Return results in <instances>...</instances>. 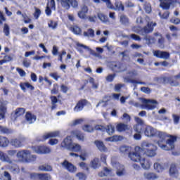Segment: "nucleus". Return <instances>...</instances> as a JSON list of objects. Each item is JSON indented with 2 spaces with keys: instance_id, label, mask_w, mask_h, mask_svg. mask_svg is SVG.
<instances>
[{
  "instance_id": "obj_1",
  "label": "nucleus",
  "mask_w": 180,
  "mask_h": 180,
  "mask_svg": "<svg viewBox=\"0 0 180 180\" xmlns=\"http://www.w3.org/2000/svg\"><path fill=\"white\" fill-rule=\"evenodd\" d=\"M143 146L146 147V149L136 146L135 147L136 152L129 153V157L131 161L140 162L142 159L141 155H146L147 157H155L157 155V150H158L157 146L148 142L143 143Z\"/></svg>"
},
{
  "instance_id": "obj_2",
  "label": "nucleus",
  "mask_w": 180,
  "mask_h": 180,
  "mask_svg": "<svg viewBox=\"0 0 180 180\" xmlns=\"http://www.w3.org/2000/svg\"><path fill=\"white\" fill-rule=\"evenodd\" d=\"M156 136L160 139V140L157 141V144L162 150L172 151V150L175 149V143H176V140H178L176 136L159 131H157Z\"/></svg>"
},
{
  "instance_id": "obj_3",
  "label": "nucleus",
  "mask_w": 180,
  "mask_h": 180,
  "mask_svg": "<svg viewBox=\"0 0 180 180\" xmlns=\"http://www.w3.org/2000/svg\"><path fill=\"white\" fill-rule=\"evenodd\" d=\"M17 158L22 162H32L36 161V155H32L30 150H22L17 153Z\"/></svg>"
},
{
  "instance_id": "obj_4",
  "label": "nucleus",
  "mask_w": 180,
  "mask_h": 180,
  "mask_svg": "<svg viewBox=\"0 0 180 180\" xmlns=\"http://www.w3.org/2000/svg\"><path fill=\"white\" fill-rule=\"evenodd\" d=\"M60 5L62 8L68 11L70 8H78V1L77 0H60Z\"/></svg>"
},
{
  "instance_id": "obj_5",
  "label": "nucleus",
  "mask_w": 180,
  "mask_h": 180,
  "mask_svg": "<svg viewBox=\"0 0 180 180\" xmlns=\"http://www.w3.org/2000/svg\"><path fill=\"white\" fill-rule=\"evenodd\" d=\"M88 105H89V101L85 98H82L77 102L73 110L76 113H78V112H82L84 108H86V106H88Z\"/></svg>"
},
{
  "instance_id": "obj_6",
  "label": "nucleus",
  "mask_w": 180,
  "mask_h": 180,
  "mask_svg": "<svg viewBox=\"0 0 180 180\" xmlns=\"http://www.w3.org/2000/svg\"><path fill=\"white\" fill-rule=\"evenodd\" d=\"M174 78V80L172 78V77H163V82L164 84H167V82L172 86H178V85H179V82L178 81V79H180V73L175 75Z\"/></svg>"
},
{
  "instance_id": "obj_7",
  "label": "nucleus",
  "mask_w": 180,
  "mask_h": 180,
  "mask_svg": "<svg viewBox=\"0 0 180 180\" xmlns=\"http://www.w3.org/2000/svg\"><path fill=\"white\" fill-rule=\"evenodd\" d=\"M31 179L51 180V175L49 173H30Z\"/></svg>"
},
{
  "instance_id": "obj_8",
  "label": "nucleus",
  "mask_w": 180,
  "mask_h": 180,
  "mask_svg": "<svg viewBox=\"0 0 180 180\" xmlns=\"http://www.w3.org/2000/svg\"><path fill=\"white\" fill-rule=\"evenodd\" d=\"M58 136H60L59 131L49 132L37 138V141L40 143V141H46V140H48V139H53L54 137H58Z\"/></svg>"
},
{
  "instance_id": "obj_9",
  "label": "nucleus",
  "mask_w": 180,
  "mask_h": 180,
  "mask_svg": "<svg viewBox=\"0 0 180 180\" xmlns=\"http://www.w3.org/2000/svg\"><path fill=\"white\" fill-rule=\"evenodd\" d=\"M61 165L63 168H65V169H67V171H68V172H70L71 174L77 172V167L67 160H65L61 163Z\"/></svg>"
},
{
  "instance_id": "obj_10",
  "label": "nucleus",
  "mask_w": 180,
  "mask_h": 180,
  "mask_svg": "<svg viewBox=\"0 0 180 180\" xmlns=\"http://www.w3.org/2000/svg\"><path fill=\"white\" fill-rule=\"evenodd\" d=\"M153 56L157 58H162L163 60H169V57H171L169 52L160 50L154 51Z\"/></svg>"
},
{
  "instance_id": "obj_11",
  "label": "nucleus",
  "mask_w": 180,
  "mask_h": 180,
  "mask_svg": "<svg viewBox=\"0 0 180 180\" xmlns=\"http://www.w3.org/2000/svg\"><path fill=\"white\" fill-rule=\"evenodd\" d=\"M10 144L15 148H20L25 146V139L23 138H14L11 139Z\"/></svg>"
},
{
  "instance_id": "obj_12",
  "label": "nucleus",
  "mask_w": 180,
  "mask_h": 180,
  "mask_svg": "<svg viewBox=\"0 0 180 180\" xmlns=\"http://www.w3.org/2000/svg\"><path fill=\"white\" fill-rule=\"evenodd\" d=\"M33 150L37 153V154H49L51 153V149H50L49 146H34Z\"/></svg>"
},
{
  "instance_id": "obj_13",
  "label": "nucleus",
  "mask_w": 180,
  "mask_h": 180,
  "mask_svg": "<svg viewBox=\"0 0 180 180\" xmlns=\"http://www.w3.org/2000/svg\"><path fill=\"white\" fill-rule=\"evenodd\" d=\"M143 133L146 137H155L157 136V129L151 126H146L143 129Z\"/></svg>"
},
{
  "instance_id": "obj_14",
  "label": "nucleus",
  "mask_w": 180,
  "mask_h": 180,
  "mask_svg": "<svg viewBox=\"0 0 180 180\" xmlns=\"http://www.w3.org/2000/svg\"><path fill=\"white\" fill-rule=\"evenodd\" d=\"M71 134L73 137H76V139L79 140V141H85V134L78 129L72 131Z\"/></svg>"
},
{
  "instance_id": "obj_15",
  "label": "nucleus",
  "mask_w": 180,
  "mask_h": 180,
  "mask_svg": "<svg viewBox=\"0 0 180 180\" xmlns=\"http://www.w3.org/2000/svg\"><path fill=\"white\" fill-rule=\"evenodd\" d=\"M148 102L150 103H157V101L155 100H147L146 98H143V103H145L143 105H142L143 108H146V109H148V110H154V108H156L155 105L148 104Z\"/></svg>"
},
{
  "instance_id": "obj_16",
  "label": "nucleus",
  "mask_w": 180,
  "mask_h": 180,
  "mask_svg": "<svg viewBox=\"0 0 180 180\" xmlns=\"http://www.w3.org/2000/svg\"><path fill=\"white\" fill-rule=\"evenodd\" d=\"M157 26V22H148L147 25L143 27L142 30L146 34H148V33H151L153 30H154V27Z\"/></svg>"
},
{
  "instance_id": "obj_17",
  "label": "nucleus",
  "mask_w": 180,
  "mask_h": 180,
  "mask_svg": "<svg viewBox=\"0 0 180 180\" xmlns=\"http://www.w3.org/2000/svg\"><path fill=\"white\" fill-rule=\"evenodd\" d=\"M94 144L96 147H97L98 150H99V151H101V153H106V151H108V148H106V146H105L103 141L96 140L94 141Z\"/></svg>"
},
{
  "instance_id": "obj_18",
  "label": "nucleus",
  "mask_w": 180,
  "mask_h": 180,
  "mask_svg": "<svg viewBox=\"0 0 180 180\" xmlns=\"http://www.w3.org/2000/svg\"><path fill=\"white\" fill-rule=\"evenodd\" d=\"M160 2V6L162 9L168 10L171 7V5L174 4L173 0H159Z\"/></svg>"
},
{
  "instance_id": "obj_19",
  "label": "nucleus",
  "mask_w": 180,
  "mask_h": 180,
  "mask_svg": "<svg viewBox=\"0 0 180 180\" xmlns=\"http://www.w3.org/2000/svg\"><path fill=\"white\" fill-rule=\"evenodd\" d=\"M72 139H71V136H67L61 143V147H63L64 148H67L68 150L72 144Z\"/></svg>"
},
{
  "instance_id": "obj_20",
  "label": "nucleus",
  "mask_w": 180,
  "mask_h": 180,
  "mask_svg": "<svg viewBox=\"0 0 180 180\" xmlns=\"http://www.w3.org/2000/svg\"><path fill=\"white\" fill-rule=\"evenodd\" d=\"M37 117L35 115L32 114L30 112H27L25 114V120L29 123V124H32V123H34Z\"/></svg>"
},
{
  "instance_id": "obj_21",
  "label": "nucleus",
  "mask_w": 180,
  "mask_h": 180,
  "mask_svg": "<svg viewBox=\"0 0 180 180\" xmlns=\"http://www.w3.org/2000/svg\"><path fill=\"white\" fill-rule=\"evenodd\" d=\"M61 98V95H58L57 96H51L50 99L51 102V110H54L57 108V103L58 102V98Z\"/></svg>"
},
{
  "instance_id": "obj_22",
  "label": "nucleus",
  "mask_w": 180,
  "mask_h": 180,
  "mask_svg": "<svg viewBox=\"0 0 180 180\" xmlns=\"http://www.w3.org/2000/svg\"><path fill=\"white\" fill-rule=\"evenodd\" d=\"M139 162L143 169H150L151 167V162L150 160L143 158L141 159V161Z\"/></svg>"
},
{
  "instance_id": "obj_23",
  "label": "nucleus",
  "mask_w": 180,
  "mask_h": 180,
  "mask_svg": "<svg viewBox=\"0 0 180 180\" xmlns=\"http://www.w3.org/2000/svg\"><path fill=\"white\" fill-rule=\"evenodd\" d=\"M26 112V109L24 108H18L14 111V117L15 119H18V117H20V116H23L25 112Z\"/></svg>"
},
{
  "instance_id": "obj_24",
  "label": "nucleus",
  "mask_w": 180,
  "mask_h": 180,
  "mask_svg": "<svg viewBox=\"0 0 180 180\" xmlns=\"http://www.w3.org/2000/svg\"><path fill=\"white\" fill-rule=\"evenodd\" d=\"M116 129L117 131H120V133H122V131H126L127 130H130V127L126 124L124 123H119L116 126Z\"/></svg>"
},
{
  "instance_id": "obj_25",
  "label": "nucleus",
  "mask_w": 180,
  "mask_h": 180,
  "mask_svg": "<svg viewBox=\"0 0 180 180\" xmlns=\"http://www.w3.org/2000/svg\"><path fill=\"white\" fill-rule=\"evenodd\" d=\"M20 88H21L22 91H26V88H27V89H30V91L34 90V86H33V85L30 84V83L29 82H21L20 84Z\"/></svg>"
},
{
  "instance_id": "obj_26",
  "label": "nucleus",
  "mask_w": 180,
  "mask_h": 180,
  "mask_svg": "<svg viewBox=\"0 0 180 180\" xmlns=\"http://www.w3.org/2000/svg\"><path fill=\"white\" fill-rule=\"evenodd\" d=\"M6 112H8V108L5 104L0 105V120L1 119H5V115H6Z\"/></svg>"
},
{
  "instance_id": "obj_27",
  "label": "nucleus",
  "mask_w": 180,
  "mask_h": 180,
  "mask_svg": "<svg viewBox=\"0 0 180 180\" xmlns=\"http://www.w3.org/2000/svg\"><path fill=\"white\" fill-rule=\"evenodd\" d=\"M0 160L4 162H8V164H12V160L9 158V156L0 150Z\"/></svg>"
},
{
  "instance_id": "obj_28",
  "label": "nucleus",
  "mask_w": 180,
  "mask_h": 180,
  "mask_svg": "<svg viewBox=\"0 0 180 180\" xmlns=\"http://www.w3.org/2000/svg\"><path fill=\"white\" fill-rule=\"evenodd\" d=\"M9 139L6 136H0V147H8L9 146Z\"/></svg>"
},
{
  "instance_id": "obj_29",
  "label": "nucleus",
  "mask_w": 180,
  "mask_h": 180,
  "mask_svg": "<svg viewBox=\"0 0 180 180\" xmlns=\"http://www.w3.org/2000/svg\"><path fill=\"white\" fill-rule=\"evenodd\" d=\"M68 150H69V151H72L73 153H79V151H81V146L78 143H73Z\"/></svg>"
},
{
  "instance_id": "obj_30",
  "label": "nucleus",
  "mask_w": 180,
  "mask_h": 180,
  "mask_svg": "<svg viewBox=\"0 0 180 180\" xmlns=\"http://www.w3.org/2000/svg\"><path fill=\"white\" fill-rule=\"evenodd\" d=\"M169 172L171 176H176L178 175V169L175 164L171 165Z\"/></svg>"
},
{
  "instance_id": "obj_31",
  "label": "nucleus",
  "mask_w": 180,
  "mask_h": 180,
  "mask_svg": "<svg viewBox=\"0 0 180 180\" xmlns=\"http://www.w3.org/2000/svg\"><path fill=\"white\" fill-rule=\"evenodd\" d=\"M0 133L1 134H12L13 131L6 127L0 125Z\"/></svg>"
},
{
  "instance_id": "obj_32",
  "label": "nucleus",
  "mask_w": 180,
  "mask_h": 180,
  "mask_svg": "<svg viewBox=\"0 0 180 180\" xmlns=\"http://www.w3.org/2000/svg\"><path fill=\"white\" fill-rule=\"evenodd\" d=\"M120 22L122 25L127 26V25L130 23V20H129V18H127V16L122 14L120 15Z\"/></svg>"
},
{
  "instance_id": "obj_33",
  "label": "nucleus",
  "mask_w": 180,
  "mask_h": 180,
  "mask_svg": "<svg viewBox=\"0 0 180 180\" xmlns=\"http://www.w3.org/2000/svg\"><path fill=\"white\" fill-rule=\"evenodd\" d=\"M70 30L72 32L75 34H81L82 33V30L77 25H74L70 27Z\"/></svg>"
},
{
  "instance_id": "obj_34",
  "label": "nucleus",
  "mask_w": 180,
  "mask_h": 180,
  "mask_svg": "<svg viewBox=\"0 0 180 180\" xmlns=\"http://www.w3.org/2000/svg\"><path fill=\"white\" fill-rule=\"evenodd\" d=\"M111 68L115 72H119L120 71V63L113 62L111 65Z\"/></svg>"
},
{
  "instance_id": "obj_35",
  "label": "nucleus",
  "mask_w": 180,
  "mask_h": 180,
  "mask_svg": "<svg viewBox=\"0 0 180 180\" xmlns=\"http://www.w3.org/2000/svg\"><path fill=\"white\" fill-rule=\"evenodd\" d=\"M144 125L143 124H136L134 126V130L136 133H141L143 131V129L144 130Z\"/></svg>"
},
{
  "instance_id": "obj_36",
  "label": "nucleus",
  "mask_w": 180,
  "mask_h": 180,
  "mask_svg": "<svg viewBox=\"0 0 180 180\" xmlns=\"http://www.w3.org/2000/svg\"><path fill=\"white\" fill-rule=\"evenodd\" d=\"M84 37H94L95 31L92 30V28H89L87 32H84L83 33Z\"/></svg>"
},
{
  "instance_id": "obj_37",
  "label": "nucleus",
  "mask_w": 180,
  "mask_h": 180,
  "mask_svg": "<svg viewBox=\"0 0 180 180\" xmlns=\"http://www.w3.org/2000/svg\"><path fill=\"white\" fill-rule=\"evenodd\" d=\"M155 36H160V38L158 39V43L160 47H162V46H164V43H165V39L162 37V34L156 32L155 33Z\"/></svg>"
},
{
  "instance_id": "obj_38",
  "label": "nucleus",
  "mask_w": 180,
  "mask_h": 180,
  "mask_svg": "<svg viewBox=\"0 0 180 180\" xmlns=\"http://www.w3.org/2000/svg\"><path fill=\"white\" fill-rule=\"evenodd\" d=\"M48 26L51 29H53V30H56L58 26V22L50 20L49 23H48Z\"/></svg>"
},
{
  "instance_id": "obj_39",
  "label": "nucleus",
  "mask_w": 180,
  "mask_h": 180,
  "mask_svg": "<svg viewBox=\"0 0 180 180\" xmlns=\"http://www.w3.org/2000/svg\"><path fill=\"white\" fill-rule=\"evenodd\" d=\"M120 151L122 154H130V147L122 146L120 147Z\"/></svg>"
},
{
  "instance_id": "obj_40",
  "label": "nucleus",
  "mask_w": 180,
  "mask_h": 180,
  "mask_svg": "<svg viewBox=\"0 0 180 180\" xmlns=\"http://www.w3.org/2000/svg\"><path fill=\"white\" fill-rule=\"evenodd\" d=\"M59 88L60 86H58V84L57 83L53 84V88L51 90V95H57V94H58L59 92Z\"/></svg>"
},
{
  "instance_id": "obj_41",
  "label": "nucleus",
  "mask_w": 180,
  "mask_h": 180,
  "mask_svg": "<svg viewBox=\"0 0 180 180\" xmlns=\"http://www.w3.org/2000/svg\"><path fill=\"white\" fill-rule=\"evenodd\" d=\"M144 177L146 179H157V174L151 172L144 173Z\"/></svg>"
},
{
  "instance_id": "obj_42",
  "label": "nucleus",
  "mask_w": 180,
  "mask_h": 180,
  "mask_svg": "<svg viewBox=\"0 0 180 180\" xmlns=\"http://www.w3.org/2000/svg\"><path fill=\"white\" fill-rule=\"evenodd\" d=\"M105 131L109 134V136H112L113 133H115V127L112 124H109L105 127Z\"/></svg>"
},
{
  "instance_id": "obj_43",
  "label": "nucleus",
  "mask_w": 180,
  "mask_h": 180,
  "mask_svg": "<svg viewBox=\"0 0 180 180\" xmlns=\"http://www.w3.org/2000/svg\"><path fill=\"white\" fill-rule=\"evenodd\" d=\"M82 129L84 131H86L87 133H92V131H94V129L92 127V126L89 125V124H84L82 127Z\"/></svg>"
},
{
  "instance_id": "obj_44",
  "label": "nucleus",
  "mask_w": 180,
  "mask_h": 180,
  "mask_svg": "<svg viewBox=\"0 0 180 180\" xmlns=\"http://www.w3.org/2000/svg\"><path fill=\"white\" fill-rule=\"evenodd\" d=\"M39 171H45L46 172L53 171V168L50 165H41L39 167Z\"/></svg>"
},
{
  "instance_id": "obj_45",
  "label": "nucleus",
  "mask_w": 180,
  "mask_h": 180,
  "mask_svg": "<svg viewBox=\"0 0 180 180\" xmlns=\"http://www.w3.org/2000/svg\"><path fill=\"white\" fill-rule=\"evenodd\" d=\"M98 18L100 19V20H101V22H103L104 23L109 22V18H108V15H105L103 13H98Z\"/></svg>"
},
{
  "instance_id": "obj_46",
  "label": "nucleus",
  "mask_w": 180,
  "mask_h": 180,
  "mask_svg": "<svg viewBox=\"0 0 180 180\" xmlns=\"http://www.w3.org/2000/svg\"><path fill=\"white\" fill-rule=\"evenodd\" d=\"M91 165L92 168H94V169L98 168V165H99V158H95L93 160H91Z\"/></svg>"
},
{
  "instance_id": "obj_47",
  "label": "nucleus",
  "mask_w": 180,
  "mask_h": 180,
  "mask_svg": "<svg viewBox=\"0 0 180 180\" xmlns=\"http://www.w3.org/2000/svg\"><path fill=\"white\" fill-rule=\"evenodd\" d=\"M115 6L117 11H124V6H123V4L122 2L117 1L115 3Z\"/></svg>"
},
{
  "instance_id": "obj_48",
  "label": "nucleus",
  "mask_w": 180,
  "mask_h": 180,
  "mask_svg": "<svg viewBox=\"0 0 180 180\" xmlns=\"http://www.w3.org/2000/svg\"><path fill=\"white\" fill-rule=\"evenodd\" d=\"M153 167L154 169H155L157 172H162V171H164V168L161 166V165H160V163H155Z\"/></svg>"
},
{
  "instance_id": "obj_49",
  "label": "nucleus",
  "mask_w": 180,
  "mask_h": 180,
  "mask_svg": "<svg viewBox=\"0 0 180 180\" xmlns=\"http://www.w3.org/2000/svg\"><path fill=\"white\" fill-rule=\"evenodd\" d=\"M49 77L55 79V81H58L61 78V76L58 75V72H57L50 73Z\"/></svg>"
},
{
  "instance_id": "obj_50",
  "label": "nucleus",
  "mask_w": 180,
  "mask_h": 180,
  "mask_svg": "<svg viewBox=\"0 0 180 180\" xmlns=\"http://www.w3.org/2000/svg\"><path fill=\"white\" fill-rule=\"evenodd\" d=\"M89 82L91 84L92 88H94V89H98L99 84L98 83H95V79H94V77L89 78Z\"/></svg>"
},
{
  "instance_id": "obj_51",
  "label": "nucleus",
  "mask_w": 180,
  "mask_h": 180,
  "mask_svg": "<svg viewBox=\"0 0 180 180\" xmlns=\"http://www.w3.org/2000/svg\"><path fill=\"white\" fill-rule=\"evenodd\" d=\"M119 139H120V136L115 135L112 137H108L105 139L106 141H119Z\"/></svg>"
},
{
  "instance_id": "obj_52",
  "label": "nucleus",
  "mask_w": 180,
  "mask_h": 180,
  "mask_svg": "<svg viewBox=\"0 0 180 180\" xmlns=\"http://www.w3.org/2000/svg\"><path fill=\"white\" fill-rule=\"evenodd\" d=\"M102 2H104V4H106L107 8L109 9H113L114 6L113 4H112V1L110 0H101Z\"/></svg>"
},
{
  "instance_id": "obj_53",
  "label": "nucleus",
  "mask_w": 180,
  "mask_h": 180,
  "mask_svg": "<svg viewBox=\"0 0 180 180\" xmlns=\"http://www.w3.org/2000/svg\"><path fill=\"white\" fill-rule=\"evenodd\" d=\"M76 176L79 178V180H86V174L82 173V172H79L76 174Z\"/></svg>"
},
{
  "instance_id": "obj_54",
  "label": "nucleus",
  "mask_w": 180,
  "mask_h": 180,
  "mask_svg": "<svg viewBox=\"0 0 180 180\" xmlns=\"http://www.w3.org/2000/svg\"><path fill=\"white\" fill-rule=\"evenodd\" d=\"M159 16L161 18V19H168V18H169V11H166L162 14L159 13Z\"/></svg>"
},
{
  "instance_id": "obj_55",
  "label": "nucleus",
  "mask_w": 180,
  "mask_h": 180,
  "mask_svg": "<svg viewBox=\"0 0 180 180\" xmlns=\"http://www.w3.org/2000/svg\"><path fill=\"white\" fill-rule=\"evenodd\" d=\"M95 130L100 131H105L106 127H105L103 125H99L97 124L94 127Z\"/></svg>"
},
{
  "instance_id": "obj_56",
  "label": "nucleus",
  "mask_w": 180,
  "mask_h": 180,
  "mask_svg": "<svg viewBox=\"0 0 180 180\" xmlns=\"http://www.w3.org/2000/svg\"><path fill=\"white\" fill-rule=\"evenodd\" d=\"M115 77H116V74L108 75L106 77V81H108V82H112Z\"/></svg>"
},
{
  "instance_id": "obj_57",
  "label": "nucleus",
  "mask_w": 180,
  "mask_h": 180,
  "mask_svg": "<svg viewBox=\"0 0 180 180\" xmlns=\"http://www.w3.org/2000/svg\"><path fill=\"white\" fill-rule=\"evenodd\" d=\"M16 71L18 72L20 76L21 77L26 76V72H25V70H23V69H21L20 68H17Z\"/></svg>"
},
{
  "instance_id": "obj_58",
  "label": "nucleus",
  "mask_w": 180,
  "mask_h": 180,
  "mask_svg": "<svg viewBox=\"0 0 180 180\" xmlns=\"http://www.w3.org/2000/svg\"><path fill=\"white\" fill-rule=\"evenodd\" d=\"M77 15L80 19H85V18H86V13L82 11L81 10L77 13Z\"/></svg>"
},
{
  "instance_id": "obj_59",
  "label": "nucleus",
  "mask_w": 180,
  "mask_h": 180,
  "mask_svg": "<svg viewBox=\"0 0 180 180\" xmlns=\"http://www.w3.org/2000/svg\"><path fill=\"white\" fill-rule=\"evenodd\" d=\"M130 37L132 38L133 40H135V41H140V40H141V37L136 34H131Z\"/></svg>"
},
{
  "instance_id": "obj_60",
  "label": "nucleus",
  "mask_w": 180,
  "mask_h": 180,
  "mask_svg": "<svg viewBox=\"0 0 180 180\" xmlns=\"http://www.w3.org/2000/svg\"><path fill=\"white\" fill-rule=\"evenodd\" d=\"M170 22L173 23L174 25H179L180 19L178 18H172L170 19Z\"/></svg>"
},
{
  "instance_id": "obj_61",
  "label": "nucleus",
  "mask_w": 180,
  "mask_h": 180,
  "mask_svg": "<svg viewBox=\"0 0 180 180\" xmlns=\"http://www.w3.org/2000/svg\"><path fill=\"white\" fill-rule=\"evenodd\" d=\"M48 144L50 146H56V144H58V139H51L49 141Z\"/></svg>"
},
{
  "instance_id": "obj_62",
  "label": "nucleus",
  "mask_w": 180,
  "mask_h": 180,
  "mask_svg": "<svg viewBox=\"0 0 180 180\" xmlns=\"http://www.w3.org/2000/svg\"><path fill=\"white\" fill-rule=\"evenodd\" d=\"M141 91L144 94L151 93V89L149 87H146V86L141 87Z\"/></svg>"
},
{
  "instance_id": "obj_63",
  "label": "nucleus",
  "mask_w": 180,
  "mask_h": 180,
  "mask_svg": "<svg viewBox=\"0 0 180 180\" xmlns=\"http://www.w3.org/2000/svg\"><path fill=\"white\" fill-rule=\"evenodd\" d=\"M4 180H12V176H11V174L9 172L5 171L4 173Z\"/></svg>"
},
{
  "instance_id": "obj_64",
  "label": "nucleus",
  "mask_w": 180,
  "mask_h": 180,
  "mask_svg": "<svg viewBox=\"0 0 180 180\" xmlns=\"http://www.w3.org/2000/svg\"><path fill=\"white\" fill-rule=\"evenodd\" d=\"M4 33L5 34L6 36H8L10 33L9 31V26L7 25V24L4 25Z\"/></svg>"
}]
</instances>
